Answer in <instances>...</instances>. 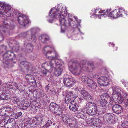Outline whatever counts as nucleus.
I'll return each mask as SVG.
<instances>
[{
  "label": "nucleus",
  "instance_id": "nucleus-1",
  "mask_svg": "<svg viewBox=\"0 0 128 128\" xmlns=\"http://www.w3.org/2000/svg\"><path fill=\"white\" fill-rule=\"evenodd\" d=\"M14 12L18 16V20L20 24L25 26L28 23V18L26 15L20 14L18 11H14L10 6L6 4L4 2H0V14L4 15L7 16H12Z\"/></svg>",
  "mask_w": 128,
  "mask_h": 128
},
{
  "label": "nucleus",
  "instance_id": "nucleus-2",
  "mask_svg": "<svg viewBox=\"0 0 128 128\" xmlns=\"http://www.w3.org/2000/svg\"><path fill=\"white\" fill-rule=\"evenodd\" d=\"M86 61L82 60L79 62L72 63L70 65V63L69 67L71 72L73 74L78 75L80 74L82 70L85 71H92L95 68L92 62H89L88 63V66H86Z\"/></svg>",
  "mask_w": 128,
  "mask_h": 128
},
{
  "label": "nucleus",
  "instance_id": "nucleus-3",
  "mask_svg": "<svg viewBox=\"0 0 128 128\" xmlns=\"http://www.w3.org/2000/svg\"><path fill=\"white\" fill-rule=\"evenodd\" d=\"M43 64L46 65L47 67L50 68L49 70L50 72L52 71L53 68H54L55 70L54 74L56 76L61 74L64 66V62L61 60H57L55 62L52 60L46 62L44 63Z\"/></svg>",
  "mask_w": 128,
  "mask_h": 128
},
{
  "label": "nucleus",
  "instance_id": "nucleus-4",
  "mask_svg": "<svg viewBox=\"0 0 128 128\" xmlns=\"http://www.w3.org/2000/svg\"><path fill=\"white\" fill-rule=\"evenodd\" d=\"M40 31V29L38 28H32L30 30L26 32L20 34L19 35V36L26 38L28 40L34 42L37 40L34 34Z\"/></svg>",
  "mask_w": 128,
  "mask_h": 128
},
{
  "label": "nucleus",
  "instance_id": "nucleus-5",
  "mask_svg": "<svg viewBox=\"0 0 128 128\" xmlns=\"http://www.w3.org/2000/svg\"><path fill=\"white\" fill-rule=\"evenodd\" d=\"M43 52L46 58L50 60H55L59 57L58 53L53 48L46 46L44 48Z\"/></svg>",
  "mask_w": 128,
  "mask_h": 128
},
{
  "label": "nucleus",
  "instance_id": "nucleus-6",
  "mask_svg": "<svg viewBox=\"0 0 128 128\" xmlns=\"http://www.w3.org/2000/svg\"><path fill=\"white\" fill-rule=\"evenodd\" d=\"M58 9L54 8H52L49 12V16L50 17L56 18L58 16L56 14L58 11H60V14L64 13L65 14H67V8L65 7L64 5L59 4L58 6Z\"/></svg>",
  "mask_w": 128,
  "mask_h": 128
},
{
  "label": "nucleus",
  "instance_id": "nucleus-7",
  "mask_svg": "<svg viewBox=\"0 0 128 128\" xmlns=\"http://www.w3.org/2000/svg\"><path fill=\"white\" fill-rule=\"evenodd\" d=\"M86 112L88 115L91 116L98 114V108L94 102H88L86 104Z\"/></svg>",
  "mask_w": 128,
  "mask_h": 128
},
{
  "label": "nucleus",
  "instance_id": "nucleus-8",
  "mask_svg": "<svg viewBox=\"0 0 128 128\" xmlns=\"http://www.w3.org/2000/svg\"><path fill=\"white\" fill-rule=\"evenodd\" d=\"M8 28L11 29L10 26L8 23L4 22L2 25H0V42L2 41L4 39V36H8L10 33L8 31Z\"/></svg>",
  "mask_w": 128,
  "mask_h": 128
},
{
  "label": "nucleus",
  "instance_id": "nucleus-9",
  "mask_svg": "<svg viewBox=\"0 0 128 128\" xmlns=\"http://www.w3.org/2000/svg\"><path fill=\"white\" fill-rule=\"evenodd\" d=\"M123 13L128 16V12L125 11L124 8H119L118 10H114L108 14V16L111 18H115L122 16Z\"/></svg>",
  "mask_w": 128,
  "mask_h": 128
},
{
  "label": "nucleus",
  "instance_id": "nucleus-10",
  "mask_svg": "<svg viewBox=\"0 0 128 128\" xmlns=\"http://www.w3.org/2000/svg\"><path fill=\"white\" fill-rule=\"evenodd\" d=\"M15 120L13 118L9 119L6 121L5 120H0V126H4L6 128H13L15 125Z\"/></svg>",
  "mask_w": 128,
  "mask_h": 128
},
{
  "label": "nucleus",
  "instance_id": "nucleus-11",
  "mask_svg": "<svg viewBox=\"0 0 128 128\" xmlns=\"http://www.w3.org/2000/svg\"><path fill=\"white\" fill-rule=\"evenodd\" d=\"M75 92L76 93L78 94L80 92V96H78L77 94V97L76 98H78L79 100L80 101V103L82 100L84 98L86 97L87 94H88V93L84 89L82 88L79 87H77L75 89Z\"/></svg>",
  "mask_w": 128,
  "mask_h": 128
},
{
  "label": "nucleus",
  "instance_id": "nucleus-12",
  "mask_svg": "<svg viewBox=\"0 0 128 128\" xmlns=\"http://www.w3.org/2000/svg\"><path fill=\"white\" fill-rule=\"evenodd\" d=\"M86 121L88 126L93 127H100L101 125V120L98 118H94L88 117L86 119Z\"/></svg>",
  "mask_w": 128,
  "mask_h": 128
},
{
  "label": "nucleus",
  "instance_id": "nucleus-13",
  "mask_svg": "<svg viewBox=\"0 0 128 128\" xmlns=\"http://www.w3.org/2000/svg\"><path fill=\"white\" fill-rule=\"evenodd\" d=\"M16 58L15 54L12 52L8 51L6 52L3 56V62L6 64L10 60L14 59Z\"/></svg>",
  "mask_w": 128,
  "mask_h": 128
},
{
  "label": "nucleus",
  "instance_id": "nucleus-14",
  "mask_svg": "<svg viewBox=\"0 0 128 128\" xmlns=\"http://www.w3.org/2000/svg\"><path fill=\"white\" fill-rule=\"evenodd\" d=\"M110 97L106 94H103L100 98V102L101 105L104 106L106 104L110 103L112 101Z\"/></svg>",
  "mask_w": 128,
  "mask_h": 128
},
{
  "label": "nucleus",
  "instance_id": "nucleus-15",
  "mask_svg": "<svg viewBox=\"0 0 128 128\" xmlns=\"http://www.w3.org/2000/svg\"><path fill=\"white\" fill-rule=\"evenodd\" d=\"M33 46L28 42H24V46L22 50L26 53H30L32 52L33 48Z\"/></svg>",
  "mask_w": 128,
  "mask_h": 128
},
{
  "label": "nucleus",
  "instance_id": "nucleus-16",
  "mask_svg": "<svg viewBox=\"0 0 128 128\" xmlns=\"http://www.w3.org/2000/svg\"><path fill=\"white\" fill-rule=\"evenodd\" d=\"M113 92L112 97L114 98H116V97H120L122 96L121 93H123V90H121L118 87L113 86L112 88Z\"/></svg>",
  "mask_w": 128,
  "mask_h": 128
},
{
  "label": "nucleus",
  "instance_id": "nucleus-17",
  "mask_svg": "<svg viewBox=\"0 0 128 128\" xmlns=\"http://www.w3.org/2000/svg\"><path fill=\"white\" fill-rule=\"evenodd\" d=\"M98 83L102 86H106L109 84V80L108 78L105 76H101L98 79Z\"/></svg>",
  "mask_w": 128,
  "mask_h": 128
},
{
  "label": "nucleus",
  "instance_id": "nucleus-18",
  "mask_svg": "<svg viewBox=\"0 0 128 128\" xmlns=\"http://www.w3.org/2000/svg\"><path fill=\"white\" fill-rule=\"evenodd\" d=\"M72 98H75L76 96L75 95H74L73 93L72 92H68L66 94L64 98L65 102L66 104H69L72 102L71 100H73Z\"/></svg>",
  "mask_w": 128,
  "mask_h": 128
},
{
  "label": "nucleus",
  "instance_id": "nucleus-19",
  "mask_svg": "<svg viewBox=\"0 0 128 128\" xmlns=\"http://www.w3.org/2000/svg\"><path fill=\"white\" fill-rule=\"evenodd\" d=\"M76 82L74 78H65L63 80V83L64 85L68 87L73 86Z\"/></svg>",
  "mask_w": 128,
  "mask_h": 128
},
{
  "label": "nucleus",
  "instance_id": "nucleus-20",
  "mask_svg": "<svg viewBox=\"0 0 128 128\" xmlns=\"http://www.w3.org/2000/svg\"><path fill=\"white\" fill-rule=\"evenodd\" d=\"M111 106L113 111L116 114H120L122 112V106L117 104H112Z\"/></svg>",
  "mask_w": 128,
  "mask_h": 128
},
{
  "label": "nucleus",
  "instance_id": "nucleus-21",
  "mask_svg": "<svg viewBox=\"0 0 128 128\" xmlns=\"http://www.w3.org/2000/svg\"><path fill=\"white\" fill-rule=\"evenodd\" d=\"M43 120V118L40 116L35 117L32 119V123H30V124L37 125L38 126L42 123Z\"/></svg>",
  "mask_w": 128,
  "mask_h": 128
},
{
  "label": "nucleus",
  "instance_id": "nucleus-22",
  "mask_svg": "<svg viewBox=\"0 0 128 128\" xmlns=\"http://www.w3.org/2000/svg\"><path fill=\"white\" fill-rule=\"evenodd\" d=\"M76 98L70 102L69 105L70 109L73 111L75 112L78 109V104L76 102Z\"/></svg>",
  "mask_w": 128,
  "mask_h": 128
},
{
  "label": "nucleus",
  "instance_id": "nucleus-23",
  "mask_svg": "<svg viewBox=\"0 0 128 128\" xmlns=\"http://www.w3.org/2000/svg\"><path fill=\"white\" fill-rule=\"evenodd\" d=\"M30 65V63L25 61L21 62L20 64V66L22 68H25L27 70H29Z\"/></svg>",
  "mask_w": 128,
  "mask_h": 128
},
{
  "label": "nucleus",
  "instance_id": "nucleus-24",
  "mask_svg": "<svg viewBox=\"0 0 128 128\" xmlns=\"http://www.w3.org/2000/svg\"><path fill=\"white\" fill-rule=\"evenodd\" d=\"M7 92H4L0 96V98L2 100H8L10 97V95Z\"/></svg>",
  "mask_w": 128,
  "mask_h": 128
},
{
  "label": "nucleus",
  "instance_id": "nucleus-25",
  "mask_svg": "<svg viewBox=\"0 0 128 128\" xmlns=\"http://www.w3.org/2000/svg\"><path fill=\"white\" fill-rule=\"evenodd\" d=\"M107 108L106 106H101L100 108H98V115H101L107 112Z\"/></svg>",
  "mask_w": 128,
  "mask_h": 128
},
{
  "label": "nucleus",
  "instance_id": "nucleus-26",
  "mask_svg": "<svg viewBox=\"0 0 128 128\" xmlns=\"http://www.w3.org/2000/svg\"><path fill=\"white\" fill-rule=\"evenodd\" d=\"M113 115L111 113H107L104 116V118L108 122L110 121H112L113 119Z\"/></svg>",
  "mask_w": 128,
  "mask_h": 128
},
{
  "label": "nucleus",
  "instance_id": "nucleus-27",
  "mask_svg": "<svg viewBox=\"0 0 128 128\" xmlns=\"http://www.w3.org/2000/svg\"><path fill=\"white\" fill-rule=\"evenodd\" d=\"M78 122L76 120L71 119L70 120L69 122L67 124H68L69 126L74 128L78 126Z\"/></svg>",
  "mask_w": 128,
  "mask_h": 128
},
{
  "label": "nucleus",
  "instance_id": "nucleus-28",
  "mask_svg": "<svg viewBox=\"0 0 128 128\" xmlns=\"http://www.w3.org/2000/svg\"><path fill=\"white\" fill-rule=\"evenodd\" d=\"M39 38L42 42H46L50 40L48 36L44 34H42L39 36Z\"/></svg>",
  "mask_w": 128,
  "mask_h": 128
},
{
  "label": "nucleus",
  "instance_id": "nucleus-29",
  "mask_svg": "<svg viewBox=\"0 0 128 128\" xmlns=\"http://www.w3.org/2000/svg\"><path fill=\"white\" fill-rule=\"evenodd\" d=\"M81 80L83 82H84L88 85V84L91 81H92V80L89 78L88 77L83 76L81 78Z\"/></svg>",
  "mask_w": 128,
  "mask_h": 128
},
{
  "label": "nucleus",
  "instance_id": "nucleus-30",
  "mask_svg": "<svg viewBox=\"0 0 128 128\" xmlns=\"http://www.w3.org/2000/svg\"><path fill=\"white\" fill-rule=\"evenodd\" d=\"M62 120L63 122L67 124L68 122H69L70 119H71L69 118L68 116L65 114L62 115Z\"/></svg>",
  "mask_w": 128,
  "mask_h": 128
},
{
  "label": "nucleus",
  "instance_id": "nucleus-31",
  "mask_svg": "<svg viewBox=\"0 0 128 128\" xmlns=\"http://www.w3.org/2000/svg\"><path fill=\"white\" fill-rule=\"evenodd\" d=\"M54 113L57 115H60L62 114V110L58 106L54 109Z\"/></svg>",
  "mask_w": 128,
  "mask_h": 128
},
{
  "label": "nucleus",
  "instance_id": "nucleus-32",
  "mask_svg": "<svg viewBox=\"0 0 128 128\" xmlns=\"http://www.w3.org/2000/svg\"><path fill=\"white\" fill-rule=\"evenodd\" d=\"M6 116H10L14 114L13 110L11 108H6Z\"/></svg>",
  "mask_w": 128,
  "mask_h": 128
},
{
  "label": "nucleus",
  "instance_id": "nucleus-33",
  "mask_svg": "<svg viewBox=\"0 0 128 128\" xmlns=\"http://www.w3.org/2000/svg\"><path fill=\"white\" fill-rule=\"evenodd\" d=\"M88 86L92 89H95L97 86L95 82L92 81L89 82L88 84Z\"/></svg>",
  "mask_w": 128,
  "mask_h": 128
},
{
  "label": "nucleus",
  "instance_id": "nucleus-34",
  "mask_svg": "<svg viewBox=\"0 0 128 128\" xmlns=\"http://www.w3.org/2000/svg\"><path fill=\"white\" fill-rule=\"evenodd\" d=\"M11 99L12 100L13 103L14 104H18L20 101L18 97L17 96H13L11 98Z\"/></svg>",
  "mask_w": 128,
  "mask_h": 128
},
{
  "label": "nucleus",
  "instance_id": "nucleus-35",
  "mask_svg": "<svg viewBox=\"0 0 128 128\" xmlns=\"http://www.w3.org/2000/svg\"><path fill=\"white\" fill-rule=\"evenodd\" d=\"M111 10V9H108L106 11V14H95V15L96 16V17H98L100 18H101V17H102L103 16L108 14V13Z\"/></svg>",
  "mask_w": 128,
  "mask_h": 128
},
{
  "label": "nucleus",
  "instance_id": "nucleus-36",
  "mask_svg": "<svg viewBox=\"0 0 128 128\" xmlns=\"http://www.w3.org/2000/svg\"><path fill=\"white\" fill-rule=\"evenodd\" d=\"M124 97L125 98V106L128 109V95L126 93L124 94Z\"/></svg>",
  "mask_w": 128,
  "mask_h": 128
},
{
  "label": "nucleus",
  "instance_id": "nucleus-37",
  "mask_svg": "<svg viewBox=\"0 0 128 128\" xmlns=\"http://www.w3.org/2000/svg\"><path fill=\"white\" fill-rule=\"evenodd\" d=\"M6 108H3L0 110V114L2 116H6Z\"/></svg>",
  "mask_w": 128,
  "mask_h": 128
},
{
  "label": "nucleus",
  "instance_id": "nucleus-38",
  "mask_svg": "<svg viewBox=\"0 0 128 128\" xmlns=\"http://www.w3.org/2000/svg\"><path fill=\"white\" fill-rule=\"evenodd\" d=\"M26 80L28 82H31L30 80H32V78H34L33 76L30 74H26L25 76Z\"/></svg>",
  "mask_w": 128,
  "mask_h": 128
},
{
  "label": "nucleus",
  "instance_id": "nucleus-39",
  "mask_svg": "<svg viewBox=\"0 0 128 128\" xmlns=\"http://www.w3.org/2000/svg\"><path fill=\"white\" fill-rule=\"evenodd\" d=\"M30 104L29 102L25 103L22 106V108L24 110H26L30 106Z\"/></svg>",
  "mask_w": 128,
  "mask_h": 128
},
{
  "label": "nucleus",
  "instance_id": "nucleus-40",
  "mask_svg": "<svg viewBox=\"0 0 128 128\" xmlns=\"http://www.w3.org/2000/svg\"><path fill=\"white\" fill-rule=\"evenodd\" d=\"M84 98L86 99L87 101H91L92 100V97L89 93L87 94V96Z\"/></svg>",
  "mask_w": 128,
  "mask_h": 128
},
{
  "label": "nucleus",
  "instance_id": "nucleus-41",
  "mask_svg": "<svg viewBox=\"0 0 128 128\" xmlns=\"http://www.w3.org/2000/svg\"><path fill=\"white\" fill-rule=\"evenodd\" d=\"M101 9L100 8H97L96 9L94 10V14H96V13L97 12H98V13L100 14L103 13L104 12V10H103V11L101 10Z\"/></svg>",
  "mask_w": 128,
  "mask_h": 128
},
{
  "label": "nucleus",
  "instance_id": "nucleus-42",
  "mask_svg": "<svg viewBox=\"0 0 128 128\" xmlns=\"http://www.w3.org/2000/svg\"><path fill=\"white\" fill-rule=\"evenodd\" d=\"M116 98L117 99V102L120 104L122 103L124 100V98L122 96L120 97H118V98L116 97Z\"/></svg>",
  "mask_w": 128,
  "mask_h": 128
},
{
  "label": "nucleus",
  "instance_id": "nucleus-43",
  "mask_svg": "<svg viewBox=\"0 0 128 128\" xmlns=\"http://www.w3.org/2000/svg\"><path fill=\"white\" fill-rule=\"evenodd\" d=\"M66 14H65L64 13L60 14V15L59 16V20L61 21L62 20L66 18Z\"/></svg>",
  "mask_w": 128,
  "mask_h": 128
},
{
  "label": "nucleus",
  "instance_id": "nucleus-44",
  "mask_svg": "<svg viewBox=\"0 0 128 128\" xmlns=\"http://www.w3.org/2000/svg\"><path fill=\"white\" fill-rule=\"evenodd\" d=\"M12 82H9L7 83H5L4 84L5 85L6 87L11 89V88H12Z\"/></svg>",
  "mask_w": 128,
  "mask_h": 128
},
{
  "label": "nucleus",
  "instance_id": "nucleus-45",
  "mask_svg": "<svg viewBox=\"0 0 128 128\" xmlns=\"http://www.w3.org/2000/svg\"><path fill=\"white\" fill-rule=\"evenodd\" d=\"M12 88H11V89L14 90L18 89V84L16 83H12Z\"/></svg>",
  "mask_w": 128,
  "mask_h": 128
},
{
  "label": "nucleus",
  "instance_id": "nucleus-46",
  "mask_svg": "<svg viewBox=\"0 0 128 128\" xmlns=\"http://www.w3.org/2000/svg\"><path fill=\"white\" fill-rule=\"evenodd\" d=\"M52 124V122L51 120H48V122L43 127V128L44 127V128H45V127H46V128L48 127L51 125Z\"/></svg>",
  "mask_w": 128,
  "mask_h": 128
},
{
  "label": "nucleus",
  "instance_id": "nucleus-47",
  "mask_svg": "<svg viewBox=\"0 0 128 128\" xmlns=\"http://www.w3.org/2000/svg\"><path fill=\"white\" fill-rule=\"evenodd\" d=\"M58 105L56 103H51L50 105V108H52V109L53 108V109L54 110V109L58 106Z\"/></svg>",
  "mask_w": 128,
  "mask_h": 128
},
{
  "label": "nucleus",
  "instance_id": "nucleus-48",
  "mask_svg": "<svg viewBox=\"0 0 128 128\" xmlns=\"http://www.w3.org/2000/svg\"><path fill=\"white\" fill-rule=\"evenodd\" d=\"M60 24L61 25H64V26H66V23L67 21H68L67 20H66V18L62 19L61 21H59Z\"/></svg>",
  "mask_w": 128,
  "mask_h": 128
},
{
  "label": "nucleus",
  "instance_id": "nucleus-49",
  "mask_svg": "<svg viewBox=\"0 0 128 128\" xmlns=\"http://www.w3.org/2000/svg\"><path fill=\"white\" fill-rule=\"evenodd\" d=\"M85 113L84 112L83 110H82L78 113V115L80 118H84L85 117Z\"/></svg>",
  "mask_w": 128,
  "mask_h": 128
},
{
  "label": "nucleus",
  "instance_id": "nucleus-50",
  "mask_svg": "<svg viewBox=\"0 0 128 128\" xmlns=\"http://www.w3.org/2000/svg\"><path fill=\"white\" fill-rule=\"evenodd\" d=\"M68 17L69 18L68 20V23L69 25L70 26H71V24L70 23V20L72 21V16H71V15L70 14H68Z\"/></svg>",
  "mask_w": 128,
  "mask_h": 128
},
{
  "label": "nucleus",
  "instance_id": "nucleus-51",
  "mask_svg": "<svg viewBox=\"0 0 128 128\" xmlns=\"http://www.w3.org/2000/svg\"><path fill=\"white\" fill-rule=\"evenodd\" d=\"M19 46L18 44H16V46H14L13 49L15 51H17L19 49Z\"/></svg>",
  "mask_w": 128,
  "mask_h": 128
},
{
  "label": "nucleus",
  "instance_id": "nucleus-52",
  "mask_svg": "<svg viewBox=\"0 0 128 128\" xmlns=\"http://www.w3.org/2000/svg\"><path fill=\"white\" fill-rule=\"evenodd\" d=\"M52 76L50 75L48 76L46 78L47 80L49 81H50L51 80H52Z\"/></svg>",
  "mask_w": 128,
  "mask_h": 128
},
{
  "label": "nucleus",
  "instance_id": "nucleus-53",
  "mask_svg": "<svg viewBox=\"0 0 128 128\" xmlns=\"http://www.w3.org/2000/svg\"><path fill=\"white\" fill-rule=\"evenodd\" d=\"M22 114V113L20 112H19L16 113V117H17V118L20 117V116Z\"/></svg>",
  "mask_w": 128,
  "mask_h": 128
},
{
  "label": "nucleus",
  "instance_id": "nucleus-54",
  "mask_svg": "<svg viewBox=\"0 0 128 128\" xmlns=\"http://www.w3.org/2000/svg\"><path fill=\"white\" fill-rule=\"evenodd\" d=\"M47 71L46 70H43L42 73L44 76H46L47 74Z\"/></svg>",
  "mask_w": 128,
  "mask_h": 128
},
{
  "label": "nucleus",
  "instance_id": "nucleus-55",
  "mask_svg": "<svg viewBox=\"0 0 128 128\" xmlns=\"http://www.w3.org/2000/svg\"><path fill=\"white\" fill-rule=\"evenodd\" d=\"M123 84L125 87H128V83L126 82H123Z\"/></svg>",
  "mask_w": 128,
  "mask_h": 128
},
{
  "label": "nucleus",
  "instance_id": "nucleus-56",
  "mask_svg": "<svg viewBox=\"0 0 128 128\" xmlns=\"http://www.w3.org/2000/svg\"><path fill=\"white\" fill-rule=\"evenodd\" d=\"M33 55H32L31 57L33 58H36V54L32 53Z\"/></svg>",
  "mask_w": 128,
  "mask_h": 128
},
{
  "label": "nucleus",
  "instance_id": "nucleus-57",
  "mask_svg": "<svg viewBox=\"0 0 128 128\" xmlns=\"http://www.w3.org/2000/svg\"><path fill=\"white\" fill-rule=\"evenodd\" d=\"M98 76L97 74H95L93 75V78H98Z\"/></svg>",
  "mask_w": 128,
  "mask_h": 128
},
{
  "label": "nucleus",
  "instance_id": "nucleus-58",
  "mask_svg": "<svg viewBox=\"0 0 128 128\" xmlns=\"http://www.w3.org/2000/svg\"><path fill=\"white\" fill-rule=\"evenodd\" d=\"M58 124L56 122V123H54L53 124V126H58Z\"/></svg>",
  "mask_w": 128,
  "mask_h": 128
},
{
  "label": "nucleus",
  "instance_id": "nucleus-59",
  "mask_svg": "<svg viewBox=\"0 0 128 128\" xmlns=\"http://www.w3.org/2000/svg\"><path fill=\"white\" fill-rule=\"evenodd\" d=\"M53 22L52 20H49V22L50 23H52Z\"/></svg>",
  "mask_w": 128,
  "mask_h": 128
},
{
  "label": "nucleus",
  "instance_id": "nucleus-60",
  "mask_svg": "<svg viewBox=\"0 0 128 128\" xmlns=\"http://www.w3.org/2000/svg\"><path fill=\"white\" fill-rule=\"evenodd\" d=\"M57 127V128H59L60 127V125L58 124V126H56Z\"/></svg>",
  "mask_w": 128,
  "mask_h": 128
},
{
  "label": "nucleus",
  "instance_id": "nucleus-61",
  "mask_svg": "<svg viewBox=\"0 0 128 128\" xmlns=\"http://www.w3.org/2000/svg\"><path fill=\"white\" fill-rule=\"evenodd\" d=\"M61 32L62 33H64V30H62V28H61Z\"/></svg>",
  "mask_w": 128,
  "mask_h": 128
},
{
  "label": "nucleus",
  "instance_id": "nucleus-62",
  "mask_svg": "<svg viewBox=\"0 0 128 128\" xmlns=\"http://www.w3.org/2000/svg\"><path fill=\"white\" fill-rule=\"evenodd\" d=\"M74 18L75 19V20L77 21V22H78V20H77V18H76V17H74Z\"/></svg>",
  "mask_w": 128,
  "mask_h": 128
},
{
  "label": "nucleus",
  "instance_id": "nucleus-63",
  "mask_svg": "<svg viewBox=\"0 0 128 128\" xmlns=\"http://www.w3.org/2000/svg\"><path fill=\"white\" fill-rule=\"evenodd\" d=\"M49 86V85H48L47 86H46L45 87V89H46L48 87V86Z\"/></svg>",
  "mask_w": 128,
  "mask_h": 128
},
{
  "label": "nucleus",
  "instance_id": "nucleus-64",
  "mask_svg": "<svg viewBox=\"0 0 128 128\" xmlns=\"http://www.w3.org/2000/svg\"><path fill=\"white\" fill-rule=\"evenodd\" d=\"M111 45L113 47L114 46V44H112Z\"/></svg>",
  "mask_w": 128,
  "mask_h": 128
}]
</instances>
